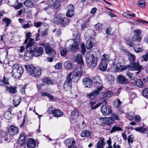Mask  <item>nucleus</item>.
Listing matches in <instances>:
<instances>
[{"label": "nucleus", "mask_w": 148, "mask_h": 148, "mask_svg": "<svg viewBox=\"0 0 148 148\" xmlns=\"http://www.w3.org/2000/svg\"><path fill=\"white\" fill-rule=\"evenodd\" d=\"M12 77L16 79H18L22 76L24 72L23 67L18 64L14 65L12 67Z\"/></svg>", "instance_id": "f257e3e1"}, {"label": "nucleus", "mask_w": 148, "mask_h": 148, "mask_svg": "<svg viewBox=\"0 0 148 148\" xmlns=\"http://www.w3.org/2000/svg\"><path fill=\"white\" fill-rule=\"evenodd\" d=\"M86 59L88 64L92 68L95 67L97 64V58L92 54V52H87L86 56Z\"/></svg>", "instance_id": "f03ea898"}, {"label": "nucleus", "mask_w": 148, "mask_h": 148, "mask_svg": "<svg viewBox=\"0 0 148 148\" xmlns=\"http://www.w3.org/2000/svg\"><path fill=\"white\" fill-rule=\"evenodd\" d=\"M43 51L44 50L42 47H37L36 46L33 45L32 46L30 51H26V54L27 55L30 54L32 56L34 55L37 57L41 55Z\"/></svg>", "instance_id": "7ed1b4c3"}, {"label": "nucleus", "mask_w": 148, "mask_h": 148, "mask_svg": "<svg viewBox=\"0 0 148 148\" xmlns=\"http://www.w3.org/2000/svg\"><path fill=\"white\" fill-rule=\"evenodd\" d=\"M142 67V66L140 65L139 62H137L136 63H132V65L125 66L124 69H128L129 70L131 71H138L136 73V75H137L140 72Z\"/></svg>", "instance_id": "20e7f679"}, {"label": "nucleus", "mask_w": 148, "mask_h": 148, "mask_svg": "<svg viewBox=\"0 0 148 148\" xmlns=\"http://www.w3.org/2000/svg\"><path fill=\"white\" fill-rule=\"evenodd\" d=\"M83 71L80 68H78L75 69L73 72L72 73L71 78L72 77L73 80L75 82H77L79 79L80 77L82 76Z\"/></svg>", "instance_id": "39448f33"}, {"label": "nucleus", "mask_w": 148, "mask_h": 148, "mask_svg": "<svg viewBox=\"0 0 148 148\" xmlns=\"http://www.w3.org/2000/svg\"><path fill=\"white\" fill-rule=\"evenodd\" d=\"M72 73H70L67 75V78L66 81L64 83L63 85V88L66 91H70L72 88V82L73 80V77L71 78Z\"/></svg>", "instance_id": "423d86ee"}, {"label": "nucleus", "mask_w": 148, "mask_h": 148, "mask_svg": "<svg viewBox=\"0 0 148 148\" xmlns=\"http://www.w3.org/2000/svg\"><path fill=\"white\" fill-rule=\"evenodd\" d=\"M40 45L45 48L47 54L50 56H53L55 55L56 52L51 47V45L49 43H42L40 44Z\"/></svg>", "instance_id": "0eeeda50"}, {"label": "nucleus", "mask_w": 148, "mask_h": 148, "mask_svg": "<svg viewBox=\"0 0 148 148\" xmlns=\"http://www.w3.org/2000/svg\"><path fill=\"white\" fill-rule=\"evenodd\" d=\"M104 105H102L101 108V111L103 114L105 116H107L112 112L110 108L106 105L107 102L105 99L102 102Z\"/></svg>", "instance_id": "6e6552de"}, {"label": "nucleus", "mask_w": 148, "mask_h": 148, "mask_svg": "<svg viewBox=\"0 0 148 148\" xmlns=\"http://www.w3.org/2000/svg\"><path fill=\"white\" fill-rule=\"evenodd\" d=\"M67 43L70 45L68 48V51H72L78 49V44L74 42L73 39L69 40Z\"/></svg>", "instance_id": "1a4fd4ad"}, {"label": "nucleus", "mask_w": 148, "mask_h": 148, "mask_svg": "<svg viewBox=\"0 0 148 148\" xmlns=\"http://www.w3.org/2000/svg\"><path fill=\"white\" fill-rule=\"evenodd\" d=\"M85 38L86 40L88 39L86 43V47L87 49H89L94 46L95 44L94 39L92 37L90 36H88V37L86 36Z\"/></svg>", "instance_id": "9d476101"}, {"label": "nucleus", "mask_w": 148, "mask_h": 148, "mask_svg": "<svg viewBox=\"0 0 148 148\" xmlns=\"http://www.w3.org/2000/svg\"><path fill=\"white\" fill-rule=\"evenodd\" d=\"M56 19H57L56 20L58 23L63 26H65L69 24V20L66 18L64 17L60 19L58 17H57L56 16Z\"/></svg>", "instance_id": "9b49d317"}, {"label": "nucleus", "mask_w": 148, "mask_h": 148, "mask_svg": "<svg viewBox=\"0 0 148 148\" xmlns=\"http://www.w3.org/2000/svg\"><path fill=\"white\" fill-rule=\"evenodd\" d=\"M8 132L11 136H13L17 134L18 133V128L15 126H11L8 129Z\"/></svg>", "instance_id": "f8f14e48"}, {"label": "nucleus", "mask_w": 148, "mask_h": 148, "mask_svg": "<svg viewBox=\"0 0 148 148\" xmlns=\"http://www.w3.org/2000/svg\"><path fill=\"white\" fill-rule=\"evenodd\" d=\"M68 11L66 12V16L69 17H72L74 15V7L71 4L67 6Z\"/></svg>", "instance_id": "ddd939ff"}, {"label": "nucleus", "mask_w": 148, "mask_h": 148, "mask_svg": "<svg viewBox=\"0 0 148 148\" xmlns=\"http://www.w3.org/2000/svg\"><path fill=\"white\" fill-rule=\"evenodd\" d=\"M68 11L66 12V16L69 17H72L74 15V7L71 4L67 6Z\"/></svg>", "instance_id": "4468645a"}, {"label": "nucleus", "mask_w": 148, "mask_h": 148, "mask_svg": "<svg viewBox=\"0 0 148 148\" xmlns=\"http://www.w3.org/2000/svg\"><path fill=\"white\" fill-rule=\"evenodd\" d=\"M100 121L103 124H111L114 122V120L112 118L104 117L101 118Z\"/></svg>", "instance_id": "2eb2a0df"}, {"label": "nucleus", "mask_w": 148, "mask_h": 148, "mask_svg": "<svg viewBox=\"0 0 148 148\" xmlns=\"http://www.w3.org/2000/svg\"><path fill=\"white\" fill-rule=\"evenodd\" d=\"M25 67L30 75H32L35 71L36 70L35 67L32 65H25Z\"/></svg>", "instance_id": "dca6fc26"}, {"label": "nucleus", "mask_w": 148, "mask_h": 148, "mask_svg": "<svg viewBox=\"0 0 148 148\" xmlns=\"http://www.w3.org/2000/svg\"><path fill=\"white\" fill-rule=\"evenodd\" d=\"M83 83L86 88H91L92 84V79L88 78H86L83 79Z\"/></svg>", "instance_id": "f3484780"}, {"label": "nucleus", "mask_w": 148, "mask_h": 148, "mask_svg": "<svg viewBox=\"0 0 148 148\" xmlns=\"http://www.w3.org/2000/svg\"><path fill=\"white\" fill-rule=\"evenodd\" d=\"M111 60V58L109 55L105 54L101 56V62L102 63H107Z\"/></svg>", "instance_id": "a211bd4d"}, {"label": "nucleus", "mask_w": 148, "mask_h": 148, "mask_svg": "<svg viewBox=\"0 0 148 148\" xmlns=\"http://www.w3.org/2000/svg\"><path fill=\"white\" fill-rule=\"evenodd\" d=\"M79 114L76 110H73L71 112V118L75 121H77L79 118Z\"/></svg>", "instance_id": "6ab92c4d"}, {"label": "nucleus", "mask_w": 148, "mask_h": 148, "mask_svg": "<svg viewBox=\"0 0 148 148\" xmlns=\"http://www.w3.org/2000/svg\"><path fill=\"white\" fill-rule=\"evenodd\" d=\"M8 79L7 78H5L4 76L3 78V79L0 81V85L3 86L5 87L6 88L8 86H10V84L8 81Z\"/></svg>", "instance_id": "aec40b11"}, {"label": "nucleus", "mask_w": 148, "mask_h": 148, "mask_svg": "<svg viewBox=\"0 0 148 148\" xmlns=\"http://www.w3.org/2000/svg\"><path fill=\"white\" fill-rule=\"evenodd\" d=\"M94 87L97 89L99 92L103 88L102 84L100 82H97L94 81L93 83Z\"/></svg>", "instance_id": "412c9836"}, {"label": "nucleus", "mask_w": 148, "mask_h": 148, "mask_svg": "<svg viewBox=\"0 0 148 148\" xmlns=\"http://www.w3.org/2000/svg\"><path fill=\"white\" fill-rule=\"evenodd\" d=\"M96 103L95 101H91L90 102L89 104L91 106V109L92 110H95L99 107L101 105L103 104V102H100L96 105L93 106Z\"/></svg>", "instance_id": "4be33fe9"}, {"label": "nucleus", "mask_w": 148, "mask_h": 148, "mask_svg": "<svg viewBox=\"0 0 148 148\" xmlns=\"http://www.w3.org/2000/svg\"><path fill=\"white\" fill-rule=\"evenodd\" d=\"M36 144L35 140L32 138H30L28 140L27 146L28 148H34Z\"/></svg>", "instance_id": "5701e85b"}, {"label": "nucleus", "mask_w": 148, "mask_h": 148, "mask_svg": "<svg viewBox=\"0 0 148 148\" xmlns=\"http://www.w3.org/2000/svg\"><path fill=\"white\" fill-rule=\"evenodd\" d=\"M21 100L19 96L15 95L14 96L13 103L15 107L17 106L19 104Z\"/></svg>", "instance_id": "b1692460"}, {"label": "nucleus", "mask_w": 148, "mask_h": 148, "mask_svg": "<svg viewBox=\"0 0 148 148\" xmlns=\"http://www.w3.org/2000/svg\"><path fill=\"white\" fill-rule=\"evenodd\" d=\"M25 136L23 133H21L18 139V143L20 145H22L25 142Z\"/></svg>", "instance_id": "393cba45"}, {"label": "nucleus", "mask_w": 148, "mask_h": 148, "mask_svg": "<svg viewBox=\"0 0 148 148\" xmlns=\"http://www.w3.org/2000/svg\"><path fill=\"white\" fill-rule=\"evenodd\" d=\"M73 36L74 37V38L73 39L74 40V42H76L78 44L80 42V34L79 33L76 34L73 33Z\"/></svg>", "instance_id": "a878e982"}, {"label": "nucleus", "mask_w": 148, "mask_h": 148, "mask_svg": "<svg viewBox=\"0 0 148 148\" xmlns=\"http://www.w3.org/2000/svg\"><path fill=\"white\" fill-rule=\"evenodd\" d=\"M118 82L122 84H126L127 83V80L124 76L119 75L118 76Z\"/></svg>", "instance_id": "bb28decb"}, {"label": "nucleus", "mask_w": 148, "mask_h": 148, "mask_svg": "<svg viewBox=\"0 0 148 148\" xmlns=\"http://www.w3.org/2000/svg\"><path fill=\"white\" fill-rule=\"evenodd\" d=\"M106 144L104 142V139L102 138H101L100 140L97 143V148H103Z\"/></svg>", "instance_id": "cd10ccee"}, {"label": "nucleus", "mask_w": 148, "mask_h": 148, "mask_svg": "<svg viewBox=\"0 0 148 148\" xmlns=\"http://www.w3.org/2000/svg\"><path fill=\"white\" fill-rule=\"evenodd\" d=\"M99 92L97 90H95L94 92L87 95V97L90 99H93L96 95L99 94Z\"/></svg>", "instance_id": "c85d7f7f"}, {"label": "nucleus", "mask_w": 148, "mask_h": 148, "mask_svg": "<svg viewBox=\"0 0 148 148\" xmlns=\"http://www.w3.org/2000/svg\"><path fill=\"white\" fill-rule=\"evenodd\" d=\"M52 113L55 117H59L63 115V113L59 110H53Z\"/></svg>", "instance_id": "c756f323"}, {"label": "nucleus", "mask_w": 148, "mask_h": 148, "mask_svg": "<svg viewBox=\"0 0 148 148\" xmlns=\"http://www.w3.org/2000/svg\"><path fill=\"white\" fill-rule=\"evenodd\" d=\"M91 134V132L87 130H85L82 131L81 136L82 137H88L90 136Z\"/></svg>", "instance_id": "7c9ffc66"}, {"label": "nucleus", "mask_w": 148, "mask_h": 148, "mask_svg": "<svg viewBox=\"0 0 148 148\" xmlns=\"http://www.w3.org/2000/svg\"><path fill=\"white\" fill-rule=\"evenodd\" d=\"M6 89L9 92L12 93H15L17 92L16 87H12L10 85L9 86L7 87V88H6Z\"/></svg>", "instance_id": "2f4dec72"}, {"label": "nucleus", "mask_w": 148, "mask_h": 148, "mask_svg": "<svg viewBox=\"0 0 148 148\" xmlns=\"http://www.w3.org/2000/svg\"><path fill=\"white\" fill-rule=\"evenodd\" d=\"M74 60L78 63H82L83 60L82 55L80 54H77Z\"/></svg>", "instance_id": "473e14b6"}, {"label": "nucleus", "mask_w": 148, "mask_h": 148, "mask_svg": "<svg viewBox=\"0 0 148 148\" xmlns=\"http://www.w3.org/2000/svg\"><path fill=\"white\" fill-rule=\"evenodd\" d=\"M32 0H27L24 2V5L28 7H32L34 6V3Z\"/></svg>", "instance_id": "72a5a7b5"}, {"label": "nucleus", "mask_w": 148, "mask_h": 148, "mask_svg": "<svg viewBox=\"0 0 148 148\" xmlns=\"http://www.w3.org/2000/svg\"><path fill=\"white\" fill-rule=\"evenodd\" d=\"M32 25V23L30 21H26L24 24L22 25V27L25 29L30 28Z\"/></svg>", "instance_id": "f704fd0d"}, {"label": "nucleus", "mask_w": 148, "mask_h": 148, "mask_svg": "<svg viewBox=\"0 0 148 148\" xmlns=\"http://www.w3.org/2000/svg\"><path fill=\"white\" fill-rule=\"evenodd\" d=\"M43 69L41 68H38L36 70V71H35L33 73L32 76L34 77H38L39 75H41V71Z\"/></svg>", "instance_id": "c9c22d12"}, {"label": "nucleus", "mask_w": 148, "mask_h": 148, "mask_svg": "<svg viewBox=\"0 0 148 148\" xmlns=\"http://www.w3.org/2000/svg\"><path fill=\"white\" fill-rule=\"evenodd\" d=\"M64 143L67 146L70 145H74L75 142L73 138L68 139L64 141Z\"/></svg>", "instance_id": "e433bc0d"}, {"label": "nucleus", "mask_w": 148, "mask_h": 148, "mask_svg": "<svg viewBox=\"0 0 148 148\" xmlns=\"http://www.w3.org/2000/svg\"><path fill=\"white\" fill-rule=\"evenodd\" d=\"M135 130L140 133H144L147 131L148 128L146 127L144 128L142 127H136L135 128Z\"/></svg>", "instance_id": "4c0bfd02"}, {"label": "nucleus", "mask_w": 148, "mask_h": 148, "mask_svg": "<svg viewBox=\"0 0 148 148\" xmlns=\"http://www.w3.org/2000/svg\"><path fill=\"white\" fill-rule=\"evenodd\" d=\"M64 67L67 69L70 70L72 68L71 63L69 61H66L64 64Z\"/></svg>", "instance_id": "58836bf2"}, {"label": "nucleus", "mask_w": 148, "mask_h": 148, "mask_svg": "<svg viewBox=\"0 0 148 148\" xmlns=\"http://www.w3.org/2000/svg\"><path fill=\"white\" fill-rule=\"evenodd\" d=\"M107 63H102L100 62L99 66V69L102 71H105L107 69Z\"/></svg>", "instance_id": "ea45409f"}, {"label": "nucleus", "mask_w": 148, "mask_h": 148, "mask_svg": "<svg viewBox=\"0 0 148 148\" xmlns=\"http://www.w3.org/2000/svg\"><path fill=\"white\" fill-rule=\"evenodd\" d=\"M4 117L6 120H9L11 118V112L10 111H7L4 113Z\"/></svg>", "instance_id": "a19ab883"}, {"label": "nucleus", "mask_w": 148, "mask_h": 148, "mask_svg": "<svg viewBox=\"0 0 148 148\" xmlns=\"http://www.w3.org/2000/svg\"><path fill=\"white\" fill-rule=\"evenodd\" d=\"M113 93L111 91H107L106 92H104L103 93V97H111L113 95Z\"/></svg>", "instance_id": "79ce46f5"}, {"label": "nucleus", "mask_w": 148, "mask_h": 148, "mask_svg": "<svg viewBox=\"0 0 148 148\" xmlns=\"http://www.w3.org/2000/svg\"><path fill=\"white\" fill-rule=\"evenodd\" d=\"M122 15L126 18H131L132 17H134L135 16V14H130L128 12H124L122 14Z\"/></svg>", "instance_id": "37998d69"}, {"label": "nucleus", "mask_w": 148, "mask_h": 148, "mask_svg": "<svg viewBox=\"0 0 148 148\" xmlns=\"http://www.w3.org/2000/svg\"><path fill=\"white\" fill-rule=\"evenodd\" d=\"M125 66H122L120 63H118L116 65V71H123L125 69Z\"/></svg>", "instance_id": "c03bdc74"}, {"label": "nucleus", "mask_w": 148, "mask_h": 148, "mask_svg": "<svg viewBox=\"0 0 148 148\" xmlns=\"http://www.w3.org/2000/svg\"><path fill=\"white\" fill-rule=\"evenodd\" d=\"M88 25V21L86 20L83 21L81 25V28L82 29L84 30L87 27Z\"/></svg>", "instance_id": "a18cd8bd"}, {"label": "nucleus", "mask_w": 148, "mask_h": 148, "mask_svg": "<svg viewBox=\"0 0 148 148\" xmlns=\"http://www.w3.org/2000/svg\"><path fill=\"white\" fill-rule=\"evenodd\" d=\"M132 39L134 41L139 42L141 41L142 38L137 35H135L132 37Z\"/></svg>", "instance_id": "49530a36"}, {"label": "nucleus", "mask_w": 148, "mask_h": 148, "mask_svg": "<svg viewBox=\"0 0 148 148\" xmlns=\"http://www.w3.org/2000/svg\"><path fill=\"white\" fill-rule=\"evenodd\" d=\"M107 79L112 83H113L114 80V77L111 75L108 74L107 75Z\"/></svg>", "instance_id": "de8ad7c7"}, {"label": "nucleus", "mask_w": 148, "mask_h": 148, "mask_svg": "<svg viewBox=\"0 0 148 148\" xmlns=\"http://www.w3.org/2000/svg\"><path fill=\"white\" fill-rule=\"evenodd\" d=\"M102 25L101 24L98 23L95 25L94 26L95 29L97 31H99L102 29Z\"/></svg>", "instance_id": "09e8293b"}, {"label": "nucleus", "mask_w": 148, "mask_h": 148, "mask_svg": "<svg viewBox=\"0 0 148 148\" xmlns=\"http://www.w3.org/2000/svg\"><path fill=\"white\" fill-rule=\"evenodd\" d=\"M3 21L6 24V27H8L11 22V20L7 18H5L3 19Z\"/></svg>", "instance_id": "8fccbe9b"}, {"label": "nucleus", "mask_w": 148, "mask_h": 148, "mask_svg": "<svg viewBox=\"0 0 148 148\" xmlns=\"http://www.w3.org/2000/svg\"><path fill=\"white\" fill-rule=\"evenodd\" d=\"M41 94L42 96H47L51 99H54V97L48 92L41 91Z\"/></svg>", "instance_id": "3c124183"}, {"label": "nucleus", "mask_w": 148, "mask_h": 148, "mask_svg": "<svg viewBox=\"0 0 148 148\" xmlns=\"http://www.w3.org/2000/svg\"><path fill=\"white\" fill-rule=\"evenodd\" d=\"M40 31L41 32V35L42 36L46 35L47 33V28L44 29V30H41V29L40 28L38 30L39 32Z\"/></svg>", "instance_id": "603ef678"}, {"label": "nucleus", "mask_w": 148, "mask_h": 148, "mask_svg": "<svg viewBox=\"0 0 148 148\" xmlns=\"http://www.w3.org/2000/svg\"><path fill=\"white\" fill-rule=\"evenodd\" d=\"M43 81L44 83L47 85L51 84L52 83V81L48 77L43 78Z\"/></svg>", "instance_id": "864d4df0"}, {"label": "nucleus", "mask_w": 148, "mask_h": 148, "mask_svg": "<svg viewBox=\"0 0 148 148\" xmlns=\"http://www.w3.org/2000/svg\"><path fill=\"white\" fill-rule=\"evenodd\" d=\"M142 93L143 95L146 98H148V88H145L143 89Z\"/></svg>", "instance_id": "5fc2aeb1"}, {"label": "nucleus", "mask_w": 148, "mask_h": 148, "mask_svg": "<svg viewBox=\"0 0 148 148\" xmlns=\"http://www.w3.org/2000/svg\"><path fill=\"white\" fill-rule=\"evenodd\" d=\"M129 58L132 63L134 62L135 60L136 57L134 55L132 54L129 55Z\"/></svg>", "instance_id": "6e6d98bb"}, {"label": "nucleus", "mask_w": 148, "mask_h": 148, "mask_svg": "<svg viewBox=\"0 0 148 148\" xmlns=\"http://www.w3.org/2000/svg\"><path fill=\"white\" fill-rule=\"evenodd\" d=\"M18 1L17 0H8V2L9 5L12 6L15 5V3Z\"/></svg>", "instance_id": "4d7b16f0"}, {"label": "nucleus", "mask_w": 148, "mask_h": 148, "mask_svg": "<svg viewBox=\"0 0 148 148\" xmlns=\"http://www.w3.org/2000/svg\"><path fill=\"white\" fill-rule=\"evenodd\" d=\"M44 25V23L42 22H38L34 23V26L36 27H39Z\"/></svg>", "instance_id": "13d9d810"}, {"label": "nucleus", "mask_w": 148, "mask_h": 148, "mask_svg": "<svg viewBox=\"0 0 148 148\" xmlns=\"http://www.w3.org/2000/svg\"><path fill=\"white\" fill-rule=\"evenodd\" d=\"M137 84L136 85L138 87H142L143 85V82H142L141 79H137Z\"/></svg>", "instance_id": "bf43d9fd"}, {"label": "nucleus", "mask_w": 148, "mask_h": 148, "mask_svg": "<svg viewBox=\"0 0 148 148\" xmlns=\"http://www.w3.org/2000/svg\"><path fill=\"white\" fill-rule=\"evenodd\" d=\"M122 129L119 127L114 126L112 129V130L110 132V133H112L114 132L115 131L122 130Z\"/></svg>", "instance_id": "052dcab7"}, {"label": "nucleus", "mask_w": 148, "mask_h": 148, "mask_svg": "<svg viewBox=\"0 0 148 148\" xmlns=\"http://www.w3.org/2000/svg\"><path fill=\"white\" fill-rule=\"evenodd\" d=\"M134 49L135 52L137 53L141 51L142 50V49L141 48L138 47L137 46H136V45L134 46Z\"/></svg>", "instance_id": "680f3d73"}, {"label": "nucleus", "mask_w": 148, "mask_h": 148, "mask_svg": "<svg viewBox=\"0 0 148 148\" xmlns=\"http://www.w3.org/2000/svg\"><path fill=\"white\" fill-rule=\"evenodd\" d=\"M66 49L64 48L60 51V54L62 56H64L66 53Z\"/></svg>", "instance_id": "e2e57ef3"}, {"label": "nucleus", "mask_w": 148, "mask_h": 148, "mask_svg": "<svg viewBox=\"0 0 148 148\" xmlns=\"http://www.w3.org/2000/svg\"><path fill=\"white\" fill-rule=\"evenodd\" d=\"M33 44V40L32 39H30L27 44L26 46V49L29 47L31 46Z\"/></svg>", "instance_id": "0e129e2a"}, {"label": "nucleus", "mask_w": 148, "mask_h": 148, "mask_svg": "<svg viewBox=\"0 0 148 148\" xmlns=\"http://www.w3.org/2000/svg\"><path fill=\"white\" fill-rule=\"evenodd\" d=\"M121 102L119 99H116L115 102V105L116 108H119L121 104Z\"/></svg>", "instance_id": "69168bd1"}, {"label": "nucleus", "mask_w": 148, "mask_h": 148, "mask_svg": "<svg viewBox=\"0 0 148 148\" xmlns=\"http://www.w3.org/2000/svg\"><path fill=\"white\" fill-rule=\"evenodd\" d=\"M55 9H58L60 6V3L56 1V2L54 3L52 5Z\"/></svg>", "instance_id": "338daca9"}, {"label": "nucleus", "mask_w": 148, "mask_h": 148, "mask_svg": "<svg viewBox=\"0 0 148 148\" xmlns=\"http://www.w3.org/2000/svg\"><path fill=\"white\" fill-rule=\"evenodd\" d=\"M138 5L140 7H144L145 4L144 1H139L138 3Z\"/></svg>", "instance_id": "774afa93"}]
</instances>
